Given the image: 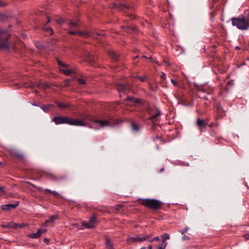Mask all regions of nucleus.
Returning <instances> with one entry per match:
<instances>
[{"instance_id":"nucleus-1","label":"nucleus","mask_w":249,"mask_h":249,"mask_svg":"<svg viewBox=\"0 0 249 249\" xmlns=\"http://www.w3.org/2000/svg\"><path fill=\"white\" fill-rule=\"evenodd\" d=\"M109 8L111 9H115L121 12L125 13L130 19H134L136 18L135 15L134 14H128L127 13L128 11L133 10L134 6L132 4H129L126 0L122 2L110 3Z\"/></svg>"},{"instance_id":"nucleus-2","label":"nucleus","mask_w":249,"mask_h":249,"mask_svg":"<svg viewBox=\"0 0 249 249\" xmlns=\"http://www.w3.org/2000/svg\"><path fill=\"white\" fill-rule=\"evenodd\" d=\"M138 201H141L139 202L140 204L154 211L161 209L164 204L163 202L154 198H140Z\"/></svg>"},{"instance_id":"nucleus-3","label":"nucleus","mask_w":249,"mask_h":249,"mask_svg":"<svg viewBox=\"0 0 249 249\" xmlns=\"http://www.w3.org/2000/svg\"><path fill=\"white\" fill-rule=\"evenodd\" d=\"M232 24L241 30H248L249 29V11L246 16L231 18Z\"/></svg>"},{"instance_id":"nucleus-4","label":"nucleus","mask_w":249,"mask_h":249,"mask_svg":"<svg viewBox=\"0 0 249 249\" xmlns=\"http://www.w3.org/2000/svg\"><path fill=\"white\" fill-rule=\"evenodd\" d=\"M146 108L148 113L150 116L148 119L149 120L151 121L152 122L158 121L159 120V117L161 114V111L159 108L156 106L153 107L150 106H148Z\"/></svg>"},{"instance_id":"nucleus-5","label":"nucleus","mask_w":249,"mask_h":249,"mask_svg":"<svg viewBox=\"0 0 249 249\" xmlns=\"http://www.w3.org/2000/svg\"><path fill=\"white\" fill-rule=\"evenodd\" d=\"M7 30H3L0 27V50H8L9 48V37L3 36L2 35L8 33Z\"/></svg>"},{"instance_id":"nucleus-6","label":"nucleus","mask_w":249,"mask_h":249,"mask_svg":"<svg viewBox=\"0 0 249 249\" xmlns=\"http://www.w3.org/2000/svg\"><path fill=\"white\" fill-rule=\"evenodd\" d=\"M149 237V235H147V234H137L135 237H128L126 239V241L128 244L137 242H142L147 241Z\"/></svg>"},{"instance_id":"nucleus-7","label":"nucleus","mask_w":249,"mask_h":249,"mask_svg":"<svg viewBox=\"0 0 249 249\" xmlns=\"http://www.w3.org/2000/svg\"><path fill=\"white\" fill-rule=\"evenodd\" d=\"M97 222L98 221L95 215H93L90 218L88 222H83L82 223V225L87 229H93L96 227V225L97 224Z\"/></svg>"},{"instance_id":"nucleus-8","label":"nucleus","mask_w":249,"mask_h":249,"mask_svg":"<svg viewBox=\"0 0 249 249\" xmlns=\"http://www.w3.org/2000/svg\"><path fill=\"white\" fill-rule=\"evenodd\" d=\"M115 88L120 93L123 92L124 94H127L131 89L130 86L127 84L123 83L116 84Z\"/></svg>"},{"instance_id":"nucleus-9","label":"nucleus","mask_w":249,"mask_h":249,"mask_svg":"<svg viewBox=\"0 0 249 249\" xmlns=\"http://www.w3.org/2000/svg\"><path fill=\"white\" fill-rule=\"evenodd\" d=\"M8 153L11 156L14 158H16L21 161L24 160L25 158L24 155L16 149H9L8 150Z\"/></svg>"},{"instance_id":"nucleus-10","label":"nucleus","mask_w":249,"mask_h":249,"mask_svg":"<svg viewBox=\"0 0 249 249\" xmlns=\"http://www.w3.org/2000/svg\"><path fill=\"white\" fill-rule=\"evenodd\" d=\"M69 118L68 117L63 116H55L53 118L52 121L57 125L65 124H69Z\"/></svg>"},{"instance_id":"nucleus-11","label":"nucleus","mask_w":249,"mask_h":249,"mask_svg":"<svg viewBox=\"0 0 249 249\" xmlns=\"http://www.w3.org/2000/svg\"><path fill=\"white\" fill-rule=\"evenodd\" d=\"M45 175L50 178L51 179L55 181H62L67 178L66 176L64 175L56 176L51 173H45Z\"/></svg>"},{"instance_id":"nucleus-12","label":"nucleus","mask_w":249,"mask_h":249,"mask_svg":"<svg viewBox=\"0 0 249 249\" xmlns=\"http://www.w3.org/2000/svg\"><path fill=\"white\" fill-rule=\"evenodd\" d=\"M196 124L201 132L204 131L208 125V123L206 120L201 119L200 118H197Z\"/></svg>"},{"instance_id":"nucleus-13","label":"nucleus","mask_w":249,"mask_h":249,"mask_svg":"<svg viewBox=\"0 0 249 249\" xmlns=\"http://www.w3.org/2000/svg\"><path fill=\"white\" fill-rule=\"evenodd\" d=\"M47 231L46 229L39 228L36 233H30L28 235V237L31 238L37 239L41 236L42 233L46 232Z\"/></svg>"},{"instance_id":"nucleus-14","label":"nucleus","mask_w":249,"mask_h":249,"mask_svg":"<svg viewBox=\"0 0 249 249\" xmlns=\"http://www.w3.org/2000/svg\"><path fill=\"white\" fill-rule=\"evenodd\" d=\"M69 124L75 126H85L87 125V123L82 119H74L70 118Z\"/></svg>"},{"instance_id":"nucleus-15","label":"nucleus","mask_w":249,"mask_h":249,"mask_svg":"<svg viewBox=\"0 0 249 249\" xmlns=\"http://www.w3.org/2000/svg\"><path fill=\"white\" fill-rule=\"evenodd\" d=\"M19 205V202H17L15 204H6L2 205L0 206V208L2 210L9 211L12 209H15L17 206Z\"/></svg>"},{"instance_id":"nucleus-16","label":"nucleus","mask_w":249,"mask_h":249,"mask_svg":"<svg viewBox=\"0 0 249 249\" xmlns=\"http://www.w3.org/2000/svg\"><path fill=\"white\" fill-rule=\"evenodd\" d=\"M121 28L123 29L125 32L129 34H132L137 31V28L136 26L132 27L129 26H122Z\"/></svg>"},{"instance_id":"nucleus-17","label":"nucleus","mask_w":249,"mask_h":249,"mask_svg":"<svg viewBox=\"0 0 249 249\" xmlns=\"http://www.w3.org/2000/svg\"><path fill=\"white\" fill-rule=\"evenodd\" d=\"M94 123L99 124L101 127L110 125V122L108 120H95Z\"/></svg>"},{"instance_id":"nucleus-18","label":"nucleus","mask_w":249,"mask_h":249,"mask_svg":"<svg viewBox=\"0 0 249 249\" xmlns=\"http://www.w3.org/2000/svg\"><path fill=\"white\" fill-rule=\"evenodd\" d=\"M108 55L110 58L115 61L119 60V55L118 53L114 51L109 50L107 52Z\"/></svg>"},{"instance_id":"nucleus-19","label":"nucleus","mask_w":249,"mask_h":249,"mask_svg":"<svg viewBox=\"0 0 249 249\" xmlns=\"http://www.w3.org/2000/svg\"><path fill=\"white\" fill-rule=\"evenodd\" d=\"M82 120L84 121V122L89 121L94 123V121L96 119H95L94 117L90 114H86L83 116Z\"/></svg>"},{"instance_id":"nucleus-20","label":"nucleus","mask_w":249,"mask_h":249,"mask_svg":"<svg viewBox=\"0 0 249 249\" xmlns=\"http://www.w3.org/2000/svg\"><path fill=\"white\" fill-rule=\"evenodd\" d=\"M60 71L63 72L65 75L70 76L72 74L75 73V71L73 70V69H71L70 68H67L66 69H60Z\"/></svg>"},{"instance_id":"nucleus-21","label":"nucleus","mask_w":249,"mask_h":249,"mask_svg":"<svg viewBox=\"0 0 249 249\" xmlns=\"http://www.w3.org/2000/svg\"><path fill=\"white\" fill-rule=\"evenodd\" d=\"M68 24L69 25L71 29H74L76 28L79 26V23L78 21H74L72 20H70L69 21Z\"/></svg>"},{"instance_id":"nucleus-22","label":"nucleus","mask_w":249,"mask_h":249,"mask_svg":"<svg viewBox=\"0 0 249 249\" xmlns=\"http://www.w3.org/2000/svg\"><path fill=\"white\" fill-rule=\"evenodd\" d=\"M54 105L53 104H47V105H43L41 106V108L45 112H48L50 109L54 107Z\"/></svg>"},{"instance_id":"nucleus-23","label":"nucleus","mask_w":249,"mask_h":249,"mask_svg":"<svg viewBox=\"0 0 249 249\" xmlns=\"http://www.w3.org/2000/svg\"><path fill=\"white\" fill-rule=\"evenodd\" d=\"M148 87L153 92H157L159 89V86L157 84L148 83Z\"/></svg>"},{"instance_id":"nucleus-24","label":"nucleus","mask_w":249,"mask_h":249,"mask_svg":"<svg viewBox=\"0 0 249 249\" xmlns=\"http://www.w3.org/2000/svg\"><path fill=\"white\" fill-rule=\"evenodd\" d=\"M57 62L58 63V65L61 67H63L64 68L67 69V68H71V66L67 63H64L62 61H60L59 59H57Z\"/></svg>"},{"instance_id":"nucleus-25","label":"nucleus","mask_w":249,"mask_h":249,"mask_svg":"<svg viewBox=\"0 0 249 249\" xmlns=\"http://www.w3.org/2000/svg\"><path fill=\"white\" fill-rule=\"evenodd\" d=\"M55 103L57 105V106L60 108H67L69 107V106L67 104H64L62 102L56 101L55 102Z\"/></svg>"},{"instance_id":"nucleus-26","label":"nucleus","mask_w":249,"mask_h":249,"mask_svg":"<svg viewBox=\"0 0 249 249\" xmlns=\"http://www.w3.org/2000/svg\"><path fill=\"white\" fill-rule=\"evenodd\" d=\"M51 21V18H49V17H47V22L46 24L50 22ZM43 29L45 30V31H51V35H53V29L52 28H51V27H46V24H45L43 27Z\"/></svg>"},{"instance_id":"nucleus-27","label":"nucleus","mask_w":249,"mask_h":249,"mask_svg":"<svg viewBox=\"0 0 249 249\" xmlns=\"http://www.w3.org/2000/svg\"><path fill=\"white\" fill-rule=\"evenodd\" d=\"M58 217V216L57 215H52L48 219L46 220V223H53L57 219Z\"/></svg>"},{"instance_id":"nucleus-28","label":"nucleus","mask_w":249,"mask_h":249,"mask_svg":"<svg viewBox=\"0 0 249 249\" xmlns=\"http://www.w3.org/2000/svg\"><path fill=\"white\" fill-rule=\"evenodd\" d=\"M44 191L46 193H48L49 194H51L52 195H53V196H56V197H57L59 196V194L55 192V191H53L50 189H45L44 190Z\"/></svg>"},{"instance_id":"nucleus-29","label":"nucleus","mask_w":249,"mask_h":249,"mask_svg":"<svg viewBox=\"0 0 249 249\" xmlns=\"http://www.w3.org/2000/svg\"><path fill=\"white\" fill-rule=\"evenodd\" d=\"M105 245L108 249L113 248V245L111 243L110 240L108 238H106Z\"/></svg>"},{"instance_id":"nucleus-30","label":"nucleus","mask_w":249,"mask_h":249,"mask_svg":"<svg viewBox=\"0 0 249 249\" xmlns=\"http://www.w3.org/2000/svg\"><path fill=\"white\" fill-rule=\"evenodd\" d=\"M131 127L132 129L135 131L138 132L139 131V125L134 122L131 123Z\"/></svg>"},{"instance_id":"nucleus-31","label":"nucleus","mask_w":249,"mask_h":249,"mask_svg":"<svg viewBox=\"0 0 249 249\" xmlns=\"http://www.w3.org/2000/svg\"><path fill=\"white\" fill-rule=\"evenodd\" d=\"M17 223L13 222H10L7 223V228L13 229H16Z\"/></svg>"},{"instance_id":"nucleus-32","label":"nucleus","mask_w":249,"mask_h":249,"mask_svg":"<svg viewBox=\"0 0 249 249\" xmlns=\"http://www.w3.org/2000/svg\"><path fill=\"white\" fill-rule=\"evenodd\" d=\"M147 235H149L150 237L148 239H147V241L149 242H153L154 241H159L160 240L159 237L157 236L153 238H151V234H147Z\"/></svg>"},{"instance_id":"nucleus-33","label":"nucleus","mask_w":249,"mask_h":249,"mask_svg":"<svg viewBox=\"0 0 249 249\" xmlns=\"http://www.w3.org/2000/svg\"><path fill=\"white\" fill-rule=\"evenodd\" d=\"M78 35L81 36H90L89 33L88 32H83V31H79L78 32Z\"/></svg>"},{"instance_id":"nucleus-34","label":"nucleus","mask_w":249,"mask_h":249,"mask_svg":"<svg viewBox=\"0 0 249 249\" xmlns=\"http://www.w3.org/2000/svg\"><path fill=\"white\" fill-rule=\"evenodd\" d=\"M195 87L198 91L205 92V89L202 86L195 84Z\"/></svg>"},{"instance_id":"nucleus-35","label":"nucleus","mask_w":249,"mask_h":249,"mask_svg":"<svg viewBox=\"0 0 249 249\" xmlns=\"http://www.w3.org/2000/svg\"><path fill=\"white\" fill-rule=\"evenodd\" d=\"M28 224L25 223H21V224H18L17 223L16 226V229L18 228H23L27 226Z\"/></svg>"},{"instance_id":"nucleus-36","label":"nucleus","mask_w":249,"mask_h":249,"mask_svg":"<svg viewBox=\"0 0 249 249\" xmlns=\"http://www.w3.org/2000/svg\"><path fill=\"white\" fill-rule=\"evenodd\" d=\"M135 99V97L131 96H127L125 99L124 101H129L131 103H133Z\"/></svg>"},{"instance_id":"nucleus-37","label":"nucleus","mask_w":249,"mask_h":249,"mask_svg":"<svg viewBox=\"0 0 249 249\" xmlns=\"http://www.w3.org/2000/svg\"><path fill=\"white\" fill-rule=\"evenodd\" d=\"M135 77L136 78L138 79L141 82H144L145 80V79H146V76H138L137 75Z\"/></svg>"},{"instance_id":"nucleus-38","label":"nucleus","mask_w":249,"mask_h":249,"mask_svg":"<svg viewBox=\"0 0 249 249\" xmlns=\"http://www.w3.org/2000/svg\"><path fill=\"white\" fill-rule=\"evenodd\" d=\"M77 81L79 84L81 85H85L86 83V81L82 78H78Z\"/></svg>"},{"instance_id":"nucleus-39","label":"nucleus","mask_w":249,"mask_h":249,"mask_svg":"<svg viewBox=\"0 0 249 249\" xmlns=\"http://www.w3.org/2000/svg\"><path fill=\"white\" fill-rule=\"evenodd\" d=\"M215 107H216L217 110L218 111H220L221 110L223 111V109L222 108V107L221 106V105L220 104H219L218 103H216L215 104Z\"/></svg>"},{"instance_id":"nucleus-40","label":"nucleus","mask_w":249,"mask_h":249,"mask_svg":"<svg viewBox=\"0 0 249 249\" xmlns=\"http://www.w3.org/2000/svg\"><path fill=\"white\" fill-rule=\"evenodd\" d=\"M189 230L188 227H185L181 231H179V232L181 233L182 235L184 234V233L187 232Z\"/></svg>"},{"instance_id":"nucleus-41","label":"nucleus","mask_w":249,"mask_h":249,"mask_svg":"<svg viewBox=\"0 0 249 249\" xmlns=\"http://www.w3.org/2000/svg\"><path fill=\"white\" fill-rule=\"evenodd\" d=\"M133 103L135 105L138 104H141L142 101L140 99L135 98L134 101Z\"/></svg>"},{"instance_id":"nucleus-42","label":"nucleus","mask_w":249,"mask_h":249,"mask_svg":"<svg viewBox=\"0 0 249 249\" xmlns=\"http://www.w3.org/2000/svg\"><path fill=\"white\" fill-rule=\"evenodd\" d=\"M5 188L3 186L0 187V196L1 194H4L5 193Z\"/></svg>"},{"instance_id":"nucleus-43","label":"nucleus","mask_w":249,"mask_h":249,"mask_svg":"<svg viewBox=\"0 0 249 249\" xmlns=\"http://www.w3.org/2000/svg\"><path fill=\"white\" fill-rule=\"evenodd\" d=\"M6 18V16L5 14L3 13H0V21H2L4 20Z\"/></svg>"},{"instance_id":"nucleus-44","label":"nucleus","mask_w":249,"mask_h":249,"mask_svg":"<svg viewBox=\"0 0 249 249\" xmlns=\"http://www.w3.org/2000/svg\"><path fill=\"white\" fill-rule=\"evenodd\" d=\"M56 21L58 24H62L65 22V20L63 18L57 19L56 20Z\"/></svg>"},{"instance_id":"nucleus-45","label":"nucleus","mask_w":249,"mask_h":249,"mask_svg":"<svg viewBox=\"0 0 249 249\" xmlns=\"http://www.w3.org/2000/svg\"><path fill=\"white\" fill-rule=\"evenodd\" d=\"M42 83H39L37 84L36 85L33 84V85L32 87H36L38 88L42 89Z\"/></svg>"},{"instance_id":"nucleus-46","label":"nucleus","mask_w":249,"mask_h":249,"mask_svg":"<svg viewBox=\"0 0 249 249\" xmlns=\"http://www.w3.org/2000/svg\"><path fill=\"white\" fill-rule=\"evenodd\" d=\"M182 235H183L182 238V240H187L190 239L189 237L187 235H186L185 234H183Z\"/></svg>"},{"instance_id":"nucleus-47","label":"nucleus","mask_w":249,"mask_h":249,"mask_svg":"<svg viewBox=\"0 0 249 249\" xmlns=\"http://www.w3.org/2000/svg\"><path fill=\"white\" fill-rule=\"evenodd\" d=\"M68 33L71 35H76L78 34V32H75L73 31H68Z\"/></svg>"},{"instance_id":"nucleus-48","label":"nucleus","mask_w":249,"mask_h":249,"mask_svg":"<svg viewBox=\"0 0 249 249\" xmlns=\"http://www.w3.org/2000/svg\"><path fill=\"white\" fill-rule=\"evenodd\" d=\"M160 77L162 79H166V75H165V74L164 72H161V73Z\"/></svg>"},{"instance_id":"nucleus-49","label":"nucleus","mask_w":249,"mask_h":249,"mask_svg":"<svg viewBox=\"0 0 249 249\" xmlns=\"http://www.w3.org/2000/svg\"><path fill=\"white\" fill-rule=\"evenodd\" d=\"M48 87V86L46 83H42V89H45Z\"/></svg>"},{"instance_id":"nucleus-50","label":"nucleus","mask_w":249,"mask_h":249,"mask_svg":"<svg viewBox=\"0 0 249 249\" xmlns=\"http://www.w3.org/2000/svg\"><path fill=\"white\" fill-rule=\"evenodd\" d=\"M34 186V187L36 188V189L40 192H42L43 191H44V190L41 187H36V186Z\"/></svg>"},{"instance_id":"nucleus-51","label":"nucleus","mask_w":249,"mask_h":249,"mask_svg":"<svg viewBox=\"0 0 249 249\" xmlns=\"http://www.w3.org/2000/svg\"><path fill=\"white\" fill-rule=\"evenodd\" d=\"M171 81L172 82V83L175 86H176L178 85V83L177 82H176L174 80L171 79Z\"/></svg>"},{"instance_id":"nucleus-52","label":"nucleus","mask_w":249,"mask_h":249,"mask_svg":"<svg viewBox=\"0 0 249 249\" xmlns=\"http://www.w3.org/2000/svg\"><path fill=\"white\" fill-rule=\"evenodd\" d=\"M244 237L245 238L246 240H249V233L244 235Z\"/></svg>"},{"instance_id":"nucleus-53","label":"nucleus","mask_w":249,"mask_h":249,"mask_svg":"<svg viewBox=\"0 0 249 249\" xmlns=\"http://www.w3.org/2000/svg\"><path fill=\"white\" fill-rule=\"evenodd\" d=\"M43 242L46 244H48L49 242V240L47 238H45L43 239Z\"/></svg>"},{"instance_id":"nucleus-54","label":"nucleus","mask_w":249,"mask_h":249,"mask_svg":"<svg viewBox=\"0 0 249 249\" xmlns=\"http://www.w3.org/2000/svg\"><path fill=\"white\" fill-rule=\"evenodd\" d=\"M210 133L211 135H214L215 134V132L213 129L210 130Z\"/></svg>"},{"instance_id":"nucleus-55","label":"nucleus","mask_w":249,"mask_h":249,"mask_svg":"<svg viewBox=\"0 0 249 249\" xmlns=\"http://www.w3.org/2000/svg\"><path fill=\"white\" fill-rule=\"evenodd\" d=\"M96 35L97 36H105V34L103 33H99L98 32H97Z\"/></svg>"},{"instance_id":"nucleus-56","label":"nucleus","mask_w":249,"mask_h":249,"mask_svg":"<svg viewBox=\"0 0 249 249\" xmlns=\"http://www.w3.org/2000/svg\"><path fill=\"white\" fill-rule=\"evenodd\" d=\"M207 126H208L209 127L212 128L213 126H214V123H211L210 124H208Z\"/></svg>"},{"instance_id":"nucleus-57","label":"nucleus","mask_w":249,"mask_h":249,"mask_svg":"<svg viewBox=\"0 0 249 249\" xmlns=\"http://www.w3.org/2000/svg\"><path fill=\"white\" fill-rule=\"evenodd\" d=\"M5 5L3 3V2L0 0V6H4Z\"/></svg>"},{"instance_id":"nucleus-58","label":"nucleus","mask_w":249,"mask_h":249,"mask_svg":"<svg viewBox=\"0 0 249 249\" xmlns=\"http://www.w3.org/2000/svg\"><path fill=\"white\" fill-rule=\"evenodd\" d=\"M152 246L149 245L148 248H147V249H152Z\"/></svg>"},{"instance_id":"nucleus-59","label":"nucleus","mask_w":249,"mask_h":249,"mask_svg":"<svg viewBox=\"0 0 249 249\" xmlns=\"http://www.w3.org/2000/svg\"><path fill=\"white\" fill-rule=\"evenodd\" d=\"M7 224L6 225H1V227H3V228H7Z\"/></svg>"},{"instance_id":"nucleus-60","label":"nucleus","mask_w":249,"mask_h":249,"mask_svg":"<svg viewBox=\"0 0 249 249\" xmlns=\"http://www.w3.org/2000/svg\"><path fill=\"white\" fill-rule=\"evenodd\" d=\"M47 223H46V221H45L44 223H43V224H42V226L46 227L47 226Z\"/></svg>"},{"instance_id":"nucleus-61","label":"nucleus","mask_w":249,"mask_h":249,"mask_svg":"<svg viewBox=\"0 0 249 249\" xmlns=\"http://www.w3.org/2000/svg\"><path fill=\"white\" fill-rule=\"evenodd\" d=\"M142 58H147V57L145 55H144L142 56Z\"/></svg>"},{"instance_id":"nucleus-62","label":"nucleus","mask_w":249,"mask_h":249,"mask_svg":"<svg viewBox=\"0 0 249 249\" xmlns=\"http://www.w3.org/2000/svg\"><path fill=\"white\" fill-rule=\"evenodd\" d=\"M138 57H139V56H138V55H137V56H136L134 57V59H136V58H138Z\"/></svg>"},{"instance_id":"nucleus-63","label":"nucleus","mask_w":249,"mask_h":249,"mask_svg":"<svg viewBox=\"0 0 249 249\" xmlns=\"http://www.w3.org/2000/svg\"><path fill=\"white\" fill-rule=\"evenodd\" d=\"M147 58L150 59V60H152V59H153V58L152 57H148Z\"/></svg>"},{"instance_id":"nucleus-64","label":"nucleus","mask_w":249,"mask_h":249,"mask_svg":"<svg viewBox=\"0 0 249 249\" xmlns=\"http://www.w3.org/2000/svg\"><path fill=\"white\" fill-rule=\"evenodd\" d=\"M141 249H147L146 247H142Z\"/></svg>"}]
</instances>
